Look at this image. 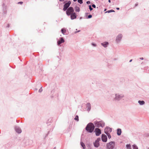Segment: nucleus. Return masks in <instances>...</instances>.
<instances>
[{
	"label": "nucleus",
	"mask_w": 149,
	"mask_h": 149,
	"mask_svg": "<svg viewBox=\"0 0 149 149\" xmlns=\"http://www.w3.org/2000/svg\"><path fill=\"white\" fill-rule=\"evenodd\" d=\"M95 127L92 123L88 124L86 127V130L89 132H92L93 130Z\"/></svg>",
	"instance_id": "nucleus-1"
},
{
	"label": "nucleus",
	"mask_w": 149,
	"mask_h": 149,
	"mask_svg": "<svg viewBox=\"0 0 149 149\" xmlns=\"http://www.w3.org/2000/svg\"><path fill=\"white\" fill-rule=\"evenodd\" d=\"M74 12V10L72 7H70L69 8L66 10V13L67 15H70L71 14L73 13Z\"/></svg>",
	"instance_id": "nucleus-2"
},
{
	"label": "nucleus",
	"mask_w": 149,
	"mask_h": 149,
	"mask_svg": "<svg viewBox=\"0 0 149 149\" xmlns=\"http://www.w3.org/2000/svg\"><path fill=\"white\" fill-rule=\"evenodd\" d=\"M95 126L100 127H103L104 126V123L102 121H100L99 122H96L95 123Z\"/></svg>",
	"instance_id": "nucleus-3"
},
{
	"label": "nucleus",
	"mask_w": 149,
	"mask_h": 149,
	"mask_svg": "<svg viewBox=\"0 0 149 149\" xmlns=\"http://www.w3.org/2000/svg\"><path fill=\"white\" fill-rule=\"evenodd\" d=\"M115 145L114 143L111 141L107 144L108 149H113Z\"/></svg>",
	"instance_id": "nucleus-4"
},
{
	"label": "nucleus",
	"mask_w": 149,
	"mask_h": 149,
	"mask_svg": "<svg viewBox=\"0 0 149 149\" xmlns=\"http://www.w3.org/2000/svg\"><path fill=\"white\" fill-rule=\"evenodd\" d=\"M71 4V2L69 1L68 3H66L63 6V10L64 11L66 10L67 8Z\"/></svg>",
	"instance_id": "nucleus-5"
},
{
	"label": "nucleus",
	"mask_w": 149,
	"mask_h": 149,
	"mask_svg": "<svg viewBox=\"0 0 149 149\" xmlns=\"http://www.w3.org/2000/svg\"><path fill=\"white\" fill-rule=\"evenodd\" d=\"M112 131V129L109 127H106L104 129V132L106 134L110 133Z\"/></svg>",
	"instance_id": "nucleus-6"
},
{
	"label": "nucleus",
	"mask_w": 149,
	"mask_h": 149,
	"mask_svg": "<svg viewBox=\"0 0 149 149\" xmlns=\"http://www.w3.org/2000/svg\"><path fill=\"white\" fill-rule=\"evenodd\" d=\"M100 140V138L97 139L94 143V146L95 147H97L99 146V141Z\"/></svg>",
	"instance_id": "nucleus-7"
},
{
	"label": "nucleus",
	"mask_w": 149,
	"mask_h": 149,
	"mask_svg": "<svg viewBox=\"0 0 149 149\" xmlns=\"http://www.w3.org/2000/svg\"><path fill=\"white\" fill-rule=\"evenodd\" d=\"M107 138L106 135L104 134H102V140L103 141L105 142H106L107 141Z\"/></svg>",
	"instance_id": "nucleus-8"
},
{
	"label": "nucleus",
	"mask_w": 149,
	"mask_h": 149,
	"mask_svg": "<svg viewBox=\"0 0 149 149\" xmlns=\"http://www.w3.org/2000/svg\"><path fill=\"white\" fill-rule=\"evenodd\" d=\"M95 131L97 136H99L101 133L100 130L98 128H95Z\"/></svg>",
	"instance_id": "nucleus-9"
},
{
	"label": "nucleus",
	"mask_w": 149,
	"mask_h": 149,
	"mask_svg": "<svg viewBox=\"0 0 149 149\" xmlns=\"http://www.w3.org/2000/svg\"><path fill=\"white\" fill-rule=\"evenodd\" d=\"M70 17L71 19H75L77 18V16L76 15V13H73L72 14L70 15Z\"/></svg>",
	"instance_id": "nucleus-10"
},
{
	"label": "nucleus",
	"mask_w": 149,
	"mask_h": 149,
	"mask_svg": "<svg viewBox=\"0 0 149 149\" xmlns=\"http://www.w3.org/2000/svg\"><path fill=\"white\" fill-rule=\"evenodd\" d=\"M64 42V40L63 38H61L60 40L58 41L57 43L58 45L63 43Z\"/></svg>",
	"instance_id": "nucleus-11"
},
{
	"label": "nucleus",
	"mask_w": 149,
	"mask_h": 149,
	"mask_svg": "<svg viewBox=\"0 0 149 149\" xmlns=\"http://www.w3.org/2000/svg\"><path fill=\"white\" fill-rule=\"evenodd\" d=\"M122 37V35L121 34L119 35L117 37L116 40L117 41H119L120 40Z\"/></svg>",
	"instance_id": "nucleus-12"
},
{
	"label": "nucleus",
	"mask_w": 149,
	"mask_h": 149,
	"mask_svg": "<svg viewBox=\"0 0 149 149\" xmlns=\"http://www.w3.org/2000/svg\"><path fill=\"white\" fill-rule=\"evenodd\" d=\"M108 44V42H104L101 43V45L105 47H107Z\"/></svg>",
	"instance_id": "nucleus-13"
},
{
	"label": "nucleus",
	"mask_w": 149,
	"mask_h": 149,
	"mask_svg": "<svg viewBox=\"0 0 149 149\" xmlns=\"http://www.w3.org/2000/svg\"><path fill=\"white\" fill-rule=\"evenodd\" d=\"M15 130L16 132L18 133H21L22 132L21 130L19 128L16 127Z\"/></svg>",
	"instance_id": "nucleus-14"
},
{
	"label": "nucleus",
	"mask_w": 149,
	"mask_h": 149,
	"mask_svg": "<svg viewBox=\"0 0 149 149\" xmlns=\"http://www.w3.org/2000/svg\"><path fill=\"white\" fill-rule=\"evenodd\" d=\"M121 133V130L120 129H118L117 130V134L118 135H120Z\"/></svg>",
	"instance_id": "nucleus-15"
},
{
	"label": "nucleus",
	"mask_w": 149,
	"mask_h": 149,
	"mask_svg": "<svg viewBox=\"0 0 149 149\" xmlns=\"http://www.w3.org/2000/svg\"><path fill=\"white\" fill-rule=\"evenodd\" d=\"M74 9L76 12H79L80 11L79 8L77 6H76L75 7Z\"/></svg>",
	"instance_id": "nucleus-16"
},
{
	"label": "nucleus",
	"mask_w": 149,
	"mask_h": 149,
	"mask_svg": "<svg viewBox=\"0 0 149 149\" xmlns=\"http://www.w3.org/2000/svg\"><path fill=\"white\" fill-rule=\"evenodd\" d=\"M61 31L63 34H64L66 33V31L65 29L63 28L61 29Z\"/></svg>",
	"instance_id": "nucleus-17"
},
{
	"label": "nucleus",
	"mask_w": 149,
	"mask_h": 149,
	"mask_svg": "<svg viewBox=\"0 0 149 149\" xmlns=\"http://www.w3.org/2000/svg\"><path fill=\"white\" fill-rule=\"evenodd\" d=\"M138 103L141 105L144 104H145V102L143 101H141L139 100L138 101Z\"/></svg>",
	"instance_id": "nucleus-18"
},
{
	"label": "nucleus",
	"mask_w": 149,
	"mask_h": 149,
	"mask_svg": "<svg viewBox=\"0 0 149 149\" xmlns=\"http://www.w3.org/2000/svg\"><path fill=\"white\" fill-rule=\"evenodd\" d=\"M81 146L83 148V149H85V146L83 142H81Z\"/></svg>",
	"instance_id": "nucleus-19"
},
{
	"label": "nucleus",
	"mask_w": 149,
	"mask_h": 149,
	"mask_svg": "<svg viewBox=\"0 0 149 149\" xmlns=\"http://www.w3.org/2000/svg\"><path fill=\"white\" fill-rule=\"evenodd\" d=\"M87 107H88V110L89 111L90 109L91 108V105L90 103H87Z\"/></svg>",
	"instance_id": "nucleus-20"
},
{
	"label": "nucleus",
	"mask_w": 149,
	"mask_h": 149,
	"mask_svg": "<svg viewBox=\"0 0 149 149\" xmlns=\"http://www.w3.org/2000/svg\"><path fill=\"white\" fill-rule=\"evenodd\" d=\"M115 11L114 10H108V11H107L106 12H105V13H110V12H114Z\"/></svg>",
	"instance_id": "nucleus-21"
},
{
	"label": "nucleus",
	"mask_w": 149,
	"mask_h": 149,
	"mask_svg": "<svg viewBox=\"0 0 149 149\" xmlns=\"http://www.w3.org/2000/svg\"><path fill=\"white\" fill-rule=\"evenodd\" d=\"M74 119L77 121L79 120V117L78 116H76L74 118Z\"/></svg>",
	"instance_id": "nucleus-22"
},
{
	"label": "nucleus",
	"mask_w": 149,
	"mask_h": 149,
	"mask_svg": "<svg viewBox=\"0 0 149 149\" xmlns=\"http://www.w3.org/2000/svg\"><path fill=\"white\" fill-rule=\"evenodd\" d=\"M133 149H138L137 147L136 146L134 145L133 146Z\"/></svg>",
	"instance_id": "nucleus-23"
},
{
	"label": "nucleus",
	"mask_w": 149,
	"mask_h": 149,
	"mask_svg": "<svg viewBox=\"0 0 149 149\" xmlns=\"http://www.w3.org/2000/svg\"><path fill=\"white\" fill-rule=\"evenodd\" d=\"M130 147H131V146L130 145V144H127L126 145V147L127 148L129 149V148H130Z\"/></svg>",
	"instance_id": "nucleus-24"
},
{
	"label": "nucleus",
	"mask_w": 149,
	"mask_h": 149,
	"mask_svg": "<svg viewBox=\"0 0 149 149\" xmlns=\"http://www.w3.org/2000/svg\"><path fill=\"white\" fill-rule=\"evenodd\" d=\"M83 0H78V2L80 4H81L83 3Z\"/></svg>",
	"instance_id": "nucleus-25"
},
{
	"label": "nucleus",
	"mask_w": 149,
	"mask_h": 149,
	"mask_svg": "<svg viewBox=\"0 0 149 149\" xmlns=\"http://www.w3.org/2000/svg\"><path fill=\"white\" fill-rule=\"evenodd\" d=\"M106 134L108 136V138L109 139H110L111 138V136L110 134H109V133Z\"/></svg>",
	"instance_id": "nucleus-26"
},
{
	"label": "nucleus",
	"mask_w": 149,
	"mask_h": 149,
	"mask_svg": "<svg viewBox=\"0 0 149 149\" xmlns=\"http://www.w3.org/2000/svg\"><path fill=\"white\" fill-rule=\"evenodd\" d=\"M89 8L90 11H91L93 10V9L92 8L91 5H89Z\"/></svg>",
	"instance_id": "nucleus-27"
},
{
	"label": "nucleus",
	"mask_w": 149,
	"mask_h": 149,
	"mask_svg": "<svg viewBox=\"0 0 149 149\" xmlns=\"http://www.w3.org/2000/svg\"><path fill=\"white\" fill-rule=\"evenodd\" d=\"M92 17V15H89L88 16V18H91Z\"/></svg>",
	"instance_id": "nucleus-28"
},
{
	"label": "nucleus",
	"mask_w": 149,
	"mask_h": 149,
	"mask_svg": "<svg viewBox=\"0 0 149 149\" xmlns=\"http://www.w3.org/2000/svg\"><path fill=\"white\" fill-rule=\"evenodd\" d=\"M92 6L94 8H96V6L95 4H93L92 5Z\"/></svg>",
	"instance_id": "nucleus-29"
},
{
	"label": "nucleus",
	"mask_w": 149,
	"mask_h": 149,
	"mask_svg": "<svg viewBox=\"0 0 149 149\" xmlns=\"http://www.w3.org/2000/svg\"><path fill=\"white\" fill-rule=\"evenodd\" d=\"M86 3L87 4H90L91 3V2L90 1H88L86 2Z\"/></svg>",
	"instance_id": "nucleus-30"
},
{
	"label": "nucleus",
	"mask_w": 149,
	"mask_h": 149,
	"mask_svg": "<svg viewBox=\"0 0 149 149\" xmlns=\"http://www.w3.org/2000/svg\"><path fill=\"white\" fill-rule=\"evenodd\" d=\"M140 59H141V60H143V57H141V58H140Z\"/></svg>",
	"instance_id": "nucleus-31"
},
{
	"label": "nucleus",
	"mask_w": 149,
	"mask_h": 149,
	"mask_svg": "<svg viewBox=\"0 0 149 149\" xmlns=\"http://www.w3.org/2000/svg\"><path fill=\"white\" fill-rule=\"evenodd\" d=\"M18 3H20V4H22L23 3V2H19Z\"/></svg>",
	"instance_id": "nucleus-32"
},
{
	"label": "nucleus",
	"mask_w": 149,
	"mask_h": 149,
	"mask_svg": "<svg viewBox=\"0 0 149 149\" xmlns=\"http://www.w3.org/2000/svg\"><path fill=\"white\" fill-rule=\"evenodd\" d=\"M92 45H93L94 46H96V45H95V44H94L92 43Z\"/></svg>",
	"instance_id": "nucleus-33"
},
{
	"label": "nucleus",
	"mask_w": 149,
	"mask_h": 149,
	"mask_svg": "<svg viewBox=\"0 0 149 149\" xmlns=\"http://www.w3.org/2000/svg\"><path fill=\"white\" fill-rule=\"evenodd\" d=\"M116 9H117V10H119V8H116Z\"/></svg>",
	"instance_id": "nucleus-34"
},
{
	"label": "nucleus",
	"mask_w": 149,
	"mask_h": 149,
	"mask_svg": "<svg viewBox=\"0 0 149 149\" xmlns=\"http://www.w3.org/2000/svg\"><path fill=\"white\" fill-rule=\"evenodd\" d=\"M132 61V60L131 59V60H130V62H131Z\"/></svg>",
	"instance_id": "nucleus-35"
},
{
	"label": "nucleus",
	"mask_w": 149,
	"mask_h": 149,
	"mask_svg": "<svg viewBox=\"0 0 149 149\" xmlns=\"http://www.w3.org/2000/svg\"><path fill=\"white\" fill-rule=\"evenodd\" d=\"M109 2H110H110H111V0H109Z\"/></svg>",
	"instance_id": "nucleus-36"
},
{
	"label": "nucleus",
	"mask_w": 149,
	"mask_h": 149,
	"mask_svg": "<svg viewBox=\"0 0 149 149\" xmlns=\"http://www.w3.org/2000/svg\"><path fill=\"white\" fill-rule=\"evenodd\" d=\"M77 0H73L74 1H76Z\"/></svg>",
	"instance_id": "nucleus-37"
},
{
	"label": "nucleus",
	"mask_w": 149,
	"mask_h": 149,
	"mask_svg": "<svg viewBox=\"0 0 149 149\" xmlns=\"http://www.w3.org/2000/svg\"><path fill=\"white\" fill-rule=\"evenodd\" d=\"M106 10V9H105V10H104V11H105Z\"/></svg>",
	"instance_id": "nucleus-38"
},
{
	"label": "nucleus",
	"mask_w": 149,
	"mask_h": 149,
	"mask_svg": "<svg viewBox=\"0 0 149 149\" xmlns=\"http://www.w3.org/2000/svg\"><path fill=\"white\" fill-rule=\"evenodd\" d=\"M131 149V148H129V149Z\"/></svg>",
	"instance_id": "nucleus-39"
}]
</instances>
